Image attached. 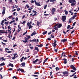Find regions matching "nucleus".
Returning <instances> with one entry per match:
<instances>
[{
	"label": "nucleus",
	"instance_id": "f257e3e1",
	"mask_svg": "<svg viewBox=\"0 0 79 79\" xmlns=\"http://www.w3.org/2000/svg\"><path fill=\"white\" fill-rule=\"evenodd\" d=\"M30 38H31V36L30 35H26V37H25V39L24 41L23 40L22 41L23 42L25 43V44H26V43H27V42H28L27 40L29 39Z\"/></svg>",
	"mask_w": 79,
	"mask_h": 79
},
{
	"label": "nucleus",
	"instance_id": "f03ea898",
	"mask_svg": "<svg viewBox=\"0 0 79 79\" xmlns=\"http://www.w3.org/2000/svg\"><path fill=\"white\" fill-rule=\"evenodd\" d=\"M4 23V20H2L1 22V25L2 26V28L3 29H5V28L3 27V26H4V24L3 23Z\"/></svg>",
	"mask_w": 79,
	"mask_h": 79
},
{
	"label": "nucleus",
	"instance_id": "7ed1b4c3",
	"mask_svg": "<svg viewBox=\"0 0 79 79\" xmlns=\"http://www.w3.org/2000/svg\"><path fill=\"white\" fill-rule=\"evenodd\" d=\"M17 71H20L22 73H25V72H24V70L23 69H20L19 68V69H17Z\"/></svg>",
	"mask_w": 79,
	"mask_h": 79
},
{
	"label": "nucleus",
	"instance_id": "20e7f679",
	"mask_svg": "<svg viewBox=\"0 0 79 79\" xmlns=\"http://www.w3.org/2000/svg\"><path fill=\"white\" fill-rule=\"evenodd\" d=\"M3 9L2 12V13L3 16L4 15H5V10H6V8H5V7H3Z\"/></svg>",
	"mask_w": 79,
	"mask_h": 79
},
{
	"label": "nucleus",
	"instance_id": "39448f33",
	"mask_svg": "<svg viewBox=\"0 0 79 79\" xmlns=\"http://www.w3.org/2000/svg\"><path fill=\"white\" fill-rule=\"evenodd\" d=\"M70 67L72 68L73 70L74 71H76V68L74 67V66L73 65H71L70 66Z\"/></svg>",
	"mask_w": 79,
	"mask_h": 79
},
{
	"label": "nucleus",
	"instance_id": "423d86ee",
	"mask_svg": "<svg viewBox=\"0 0 79 79\" xmlns=\"http://www.w3.org/2000/svg\"><path fill=\"white\" fill-rule=\"evenodd\" d=\"M36 40V39H33L32 40H29V41L30 42H39V39H37V40Z\"/></svg>",
	"mask_w": 79,
	"mask_h": 79
},
{
	"label": "nucleus",
	"instance_id": "0eeeda50",
	"mask_svg": "<svg viewBox=\"0 0 79 79\" xmlns=\"http://www.w3.org/2000/svg\"><path fill=\"white\" fill-rule=\"evenodd\" d=\"M66 16L65 15V16H62V21L63 22H64L65 21H66Z\"/></svg>",
	"mask_w": 79,
	"mask_h": 79
},
{
	"label": "nucleus",
	"instance_id": "6e6552de",
	"mask_svg": "<svg viewBox=\"0 0 79 79\" xmlns=\"http://www.w3.org/2000/svg\"><path fill=\"white\" fill-rule=\"evenodd\" d=\"M16 55L17 56H16ZM16 58H18V55H17V53H15L14 54V57H12V60H15Z\"/></svg>",
	"mask_w": 79,
	"mask_h": 79
},
{
	"label": "nucleus",
	"instance_id": "1a4fd4ad",
	"mask_svg": "<svg viewBox=\"0 0 79 79\" xmlns=\"http://www.w3.org/2000/svg\"><path fill=\"white\" fill-rule=\"evenodd\" d=\"M27 26L29 27V29H31V28H32V27H33V26H31V25H29V22H28L27 23Z\"/></svg>",
	"mask_w": 79,
	"mask_h": 79
},
{
	"label": "nucleus",
	"instance_id": "9d476101",
	"mask_svg": "<svg viewBox=\"0 0 79 79\" xmlns=\"http://www.w3.org/2000/svg\"><path fill=\"white\" fill-rule=\"evenodd\" d=\"M75 44V42H73L72 43H69V45L70 46H72V47H74V44Z\"/></svg>",
	"mask_w": 79,
	"mask_h": 79
},
{
	"label": "nucleus",
	"instance_id": "9b49d317",
	"mask_svg": "<svg viewBox=\"0 0 79 79\" xmlns=\"http://www.w3.org/2000/svg\"><path fill=\"white\" fill-rule=\"evenodd\" d=\"M55 8H53L51 10V12H52V15H53V14H54V13L55 12Z\"/></svg>",
	"mask_w": 79,
	"mask_h": 79
},
{
	"label": "nucleus",
	"instance_id": "f8f14e48",
	"mask_svg": "<svg viewBox=\"0 0 79 79\" xmlns=\"http://www.w3.org/2000/svg\"><path fill=\"white\" fill-rule=\"evenodd\" d=\"M69 3H76V0H69Z\"/></svg>",
	"mask_w": 79,
	"mask_h": 79
},
{
	"label": "nucleus",
	"instance_id": "ddd939ff",
	"mask_svg": "<svg viewBox=\"0 0 79 79\" xmlns=\"http://www.w3.org/2000/svg\"><path fill=\"white\" fill-rule=\"evenodd\" d=\"M7 50H9V49L7 48H6L5 49V51H6V52L8 53H10L11 52V51H8Z\"/></svg>",
	"mask_w": 79,
	"mask_h": 79
},
{
	"label": "nucleus",
	"instance_id": "4468645a",
	"mask_svg": "<svg viewBox=\"0 0 79 79\" xmlns=\"http://www.w3.org/2000/svg\"><path fill=\"white\" fill-rule=\"evenodd\" d=\"M5 33H6V32H5V31L0 30V34H4Z\"/></svg>",
	"mask_w": 79,
	"mask_h": 79
},
{
	"label": "nucleus",
	"instance_id": "2eb2a0df",
	"mask_svg": "<svg viewBox=\"0 0 79 79\" xmlns=\"http://www.w3.org/2000/svg\"><path fill=\"white\" fill-rule=\"evenodd\" d=\"M38 61H39V63H38V64H40V63H41L42 62V59H41L40 60L38 59Z\"/></svg>",
	"mask_w": 79,
	"mask_h": 79
},
{
	"label": "nucleus",
	"instance_id": "dca6fc26",
	"mask_svg": "<svg viewBox=\"0 0 79 79\" xmlns=\"http://www.w3.org/2000/svg\"><path fill=\"white\" fill-rule=\"evenodd\" d=\"M37 34V32L35 31H34V32H33L31 35V36H33L34 35H35Z\"/></svg>",
	"mask_w": 79,
	"mask_h": 79
},
{
	"label": "nucleus",
	"instance_id": "f3484780",
	"mask_svg": "<svg viewBox=\"0 0 79 79\" xmlns=\"http://www.w3.org/2000/svg\"><path fill=\"white\" fill-rule=\"evenodd\" d=\"M62 60H64V64H66L67 63V59H62Z\"/></svg>",
	"mask_w": 79,
	"mask_h": 79
},
{
	"label": "nucleus",
	"instance_id": "a211bd4d",
	"mask_svg": "<svg viewBox=\"0 0 79 79\" xmlns=\"http://www.w3.org/2000/svg\"><path fill=\"white\" fill-rule=\"evenodd\" d=\"M62 73L63 74H64V75H66V74H68L69 73V72L67 71H65V72H63Z\"/></svg>",
	"mask_w": 79,
	"mask_h": 79
},
{
	"label": "nucleus",
	"instance_id": "6ab92c4d",
	"mask_svg": "<svg viewBox=\"0 0 79 79\" xmlns=\"http://www.w3.org/2000/svg\"><path fill=\"white\" fill-rule=\"evenodd\" d=\"M62 56H66V53L65 52H63L62 53L61 57H62Z\"/></svg>",
	"mask_w": 79,
	"mask_h": 79
},
{
	"label": "nucleus",
	"instance_id": "aec40b11",
	"mask_svg": "<svg viewBox=\"0 0 79 79\" xmlns=\"http://www.w3.org/2000/svg\"><path fill=\"white\" fill-rule=\"evenodd\" d=\"M35 5H37V6H41L40 4L39 3L37 2V1H35Z\"/></svg>",
	"mask_w": 79,
	"mask_h": 79
},
{
	"label": "nucleus",
	"instance_id": "412c9836",
	"mask_svg": "<svg viewBox=\"0 0 79 79\" xmlns=\"http://www.w3.org/2000/svg\"><path fill=\"white\" fill-rule=\"evenodd\" d=\"M62 73V72H59L56 73V75H57V76H61V74L60 73Z\"/></svg>",
	"mask_w": 79,
	"mask_h": 79
},
{
	"label": "nucleus",
	"instance_id": "4be33fe9",
	"mask_svg": "<svg viewBox=\"0 0 79 79\" xmlns=\"http://www.w3.org/2000/svg\"><path fill=\"white\" fill-rule=\"evenodd\" d=\"M9 66H11V67H12V68H13V67H14V65H13V64L11 63L9 64Z\"/></svg>",
	"mask_w": 79,
	"mask_h": 79
},
{
	"label": "nucleus",
	"instance_id": "5701e85b",
	"mask_svg": "<svg viewBox=\"0 0 79 79\" xmlns=\"http://www.w3.org/2000/svg\"><path fill=\"white\" fill-rule=\"evenodd\" d=\"M25 64H26V63L25 62H23L21 63V65H22L23 67H24L25 66Z\"/></svg>",
	"mask_w": 79,
	"mask_h": 79
},
{
	"label": "nucleus",
	"instance_id": "b1692460",
	"mask_svg": "<svg viewBox=\"0 0 79 79\" xmlns=\"http://www.w3.org/2000/svg\"><path fill=\"white\" fill-rule=\"evenodd\" d=\"M52 46H53V47H54L55 48L56 47V46L57 45V44L56 43L54 44L53 43H52Z\"/></svg>",
	"mask_w": 79,
	"mask_h": 79
},
{
	"label": "nucleus",
	"instance_id": "393cba45",
	"mask_svg": "<svg viewBox=\"0 0 79 79\" xmlns=\"http://www.w3.org/2000/svg\"><path fill=\"white\" fill-rule=\"evenodd\" d=\"M67 41V40L66 39H64V40H61V42H66Z\"/></svg>",
	"mask_w": 79,
	"mask_h": 79
},
{
	"label": "nucleus",
	"instance_id": "a878e982",
	"mask_svg": "<svg viewBox=\"0 0 79 79\" xmlns=\"http://www.w3.org/2000/svg\"><path fill=\"white\" fill-rule=\"evenodd\" d=\"M62 26V24H60L57 26V27L58 28H60Z\"/></svg>",
	"mask_w": 79,
	"mask_h": 79
},
{
	"label": "nucleus",
	"instance_id": "bb28decb",
	"mask_svg": "<svg viewBox=\"0 0 79 79\" xmlns=\"http://www.w3.org/2000/svg\"><path fill=\"white\" fill-rule=\"evenodd\" d=\"M77 16V15H73V17H72V19H75V18H76V17Z\"/></svg>",
	"mask_w": 79,
	"mask_h": 79
},
{
	"label": "nucleus",
	"instance_id": "cd10ccee",
	"mask_svg": "<svg viewBox=\"0 0 79 79\" xmlns=\"http://www.w3.org/2000/svg\"><path fill=\"white\" fill-rule=\"evenodd\" d=\"M5 63L3 62L1 64H0V66H5Z\"/></svg>",
	"mask_w": 79,
	"mask_h": 79
},
{
	"label": "nucleus",
	"instance_id": "c85d7f7f",
	"mask_svg": "<svg viewBox=\"0 0 79 79\" xmlns=\"http://www.w3.org/2000/svg\"><path fill=\"white\" fill-rule=\"evenodd\" d=\"M38 60H39V59H37L35 60L33 62V63H36V62H37V61H38Z\"/></svg>",
	"mask_w": 79,
	"mask_h": 79
},
{
	"label": "nucleus",
	"instance_id": "c756f323",
	"mask_svg": "<svg viewBox=\"0 0 79 79\" xmlns=\"http://www.w3.org/2000/svg\"><path fill=\"white\" fill-rule=\"evenodd\" d=\"M7 31L9 34V35H10L11 34V31H10V30H8Z\"/></svg>",
	"mask_w": 79,
	"mask_h": 79
},
{
	"label": "nucleus",
	"instance_id": "7c9ffc66",
	"mask_svg": "<svg viewBox=\"0 0 79 79\" xmlns=\"http://www.w3.org/2000/svg\"><path fill=\"white\" fill-rule=\"evenodd\" d=\"M64 11L65 15H68V12L67 11H66L65 10H64Z\"/></svg>",
	"mask_w": 79,
	"mask_h": 79
},
{
	"label": "nucleus",
	"instance_id": "2f4dec72",
	"mask_svg": "<svg viewBox=\"0 0 79 79\" xmlns=\"http://www.w3.org/2000/svg\"><path fill=\"white\" fill-rule=\"evenodd\" d=\"M35 50H37L38 52H39V50L38 47H35Z\"/></svg>",
	"mask_w": 79,
	"mask_h": 79
},
{
	"label": "nucleus",
	"instance_id": "473e14b6",
	"mask_svg": "<svg viewBox=\"0 0 79 79\" xmlns=\"http://www.w3.org/2000/svg\"><path fill=\"white\" fill-rule=\"evenodd\" d=\"M47 33V31H46L45 32H43V35H45V34H46Z\"/></svg>",
	"mask_w": 79,
	"mask_h": 79
},
{
	"label": "nucleus",
	"instance_id": "72a5a7b5",
	"mask_svg": "<svg viewBox=\"0 0 79 79\" xmlns=\"http://www.w3.org/2000/svg\"><path fill=\"white\" fill-rule=\"evenodd\" d=\"M9 23V21H7V22H5L4 24H8Z\"/></svg>",
	"mask_w": 79,
	"mask_h": 79
},
{
	"label": "nucleus",
	"instance_id": "f704fd0d",
	"mask_svg": "<svg viewBox=\"0 0 79 79\" xmlns=\"http://www.w3.org/2000/svg\"><path fill=\"white\" fill-rule=\"evenodd\" d=\"M56 71H58V70H60V68L58 67H57L56 68Z\"/></svg>",
	"mask_w": 79,
	"mask_h": 79
},
{
	"label": "nucleus",
	"instance_id": "c9c22d12",
	"mask_svg": "<svg viewBox=\"0 0 79 79\" xmlns=\"http://www.w3.org/2000/svg\"><path fill=\"white\" fill-rule=\"evenodd\" d=\"M43 47V44H41L38 46V47Z\"/></svg>",
	"mask_w": 79,
	"mask_h": 79
},
{
	"label": "nucleus",
	"instance_id": "e433bc0d",
	"mask_svg": "<svg viewBox=\"0 0 79 79\" xmlns=\"http://www.w3.org/2000/svg\"><path fill=\"white\" fill-rule=\"evenodd\" d=\"M76 5V3H72L71 4V6H74Z\"/></svg>",
	"mask_w": 79,
	"mask_h": 79
},
{
	"label": "nucleus",
	"instance_id": "4c0bfd02",
	"mask_svg": "<svg viewBox=\"0 0 79 79\" xmlns=\"http://www.w3.org/2000/svg\"><path fill=\"white\" fill-rule=\"evenodd\" d=\"M71 28V26L70 25H68L67 26V29H68L69 28Z\"/></svg>",
	"mask_w": 79,
	"mask_h": 79
},
{
	"label": "nucleus",
	"instance_id": "58836bf2",
	"mask_svg": "<svg viewBox=\"0 0 79 79\" xmlns=\"http://www.w3.org/2000/svg\"><path fill=\"white\" fill-rule=\"evenodd\" d=\"M40 24V22H39V21H37V25L38 26H39V24Z\"/></svg>",
	"mask_w": 79,
	"mask_h": 79
},
{
	"label": "nucleus",
	"instance_id": "ea45409f",
	"mask_svg": "<svg viewBox=\"0 0 79 79\" xmlns=\"http://www.w3.org/2000/svg\"><path fill=\"white\" fill-rule=\"evenodd\" d=\"M34 74H39V73L37 72H35L34 73Z\"/></svg>",
	"mask_w": 79,
	"mask_h": 79
},
{
	"label": "nucleus",
	"instance_id": "a19ab883",
	"mask_svg": "<svg viewBox=\"0 0 79 79\" xmlns=\"http://www.w3.org/2000/svg\"><path fill=\"white\" fill-rule=\"evenodd\" d=\"M17 11H20V10H21V8H18L17 9Z\"/></svg>",
	"mask_w": 79,
	"mask_h": 79
},
{
	"label": "nucleus",
	"instance_id": "79ce46f5",
	"mask_svg": "<svg viewBox=\"0 0 79 79\" xmlns=\"http://www.w3.org/2000/svg\"><path fill=\"white\" fill-rule=\"evenodd\" d=\"M56 0H50V2H55Z\"/></svg>",
	"mask_w": 79,
	"mask_h": 79
},
{
	"label": "nucleus",
	"instance_id": "37998d69",
	"mask_svg": "<svg viewBox=\"0 0 79 79\" xmlns=\"http://www.w3.org/2000/svg\"><path fill=\"white\" fill-rule=\"evenodd\" d=\"M75 71H76L75 70H70V72H71V73H74L75 72Z\"/></svg>",
	"mask_w": 79,
	"mask_h": 79
},
{
	"label": "nucleus",
	"instance_id": "c03bdc74",
	"mask_svg": "<svg viewBox=\"0 0 79 79\" xmlns=\"http://www.w3.org/2000/svg\"><path fill=\"white\" fill-rule=\"evenodd\" d=\"M76 24V22H75L74 23H73V26H75V24Z\"/></svg>",
	"mask_w": 79,
	"mask_h": 79
},
{
	"label": "nucleus",
	"instance_id": "a18cd8bd",
	"mask_svg": "<svg viewBox=\"0 0 79 79\" xmlns=\"http://www.w3.org/2000/svg\"><path fill=\"white\" fill-rule=\"evenodd\" d=\"M27 31H26V32H24L23 35H26V34H27Z\"/></svg>",
	"mask_w": 79,
	"mask_h": 79
},
{
	"label": "nucleus",
	"instance_id": "49530a36",
	"mask_svg": "<svg viewBox=\"0 0 79 79\" xmlns=\"http://www.w3.org/2000/svg\"><path fill=\"white\" fill-rule=\"evenodd\" d=\"M8 30H9V29H11V27H10V25H9L8 27Z\"/></svg>",
	"mask_w": 79,
	"mask_h": 79
},
{
	"label": "nucleus",
	"instance_id": "de8ad7c7",
	"mask_svg": "<svg viewBox=\"0 0 79 79\" xmlns=\"http://www.w3.org/2000/svg\"><path fill=\"white\" fill-rule=\"evenodd\" d=\"M26 6L27 7V8H29V6L28 4L26 5Z\"/></svg>",
	"mask_w": 79,
	"mask_h": 79
},
{
	"label": "nucleus",
	"instance_id": "09e8293b",
	"mask_svg": "<svg viewBox=\"0 0 79 79\" xmlns=\"http://www.w3.org/2000/svg\"><path fill=\"white\" fill-rule=\"evenodd\" d=\"M54 29L55 30H56V31H58V28H57V27H55Z\"/></svg>",
	"mask_w": 79,
	"mask_h": 79
},
{
	"label": "nucleus",
	"instance_id": "8fccbe9b",
	"mask_svg": "<svg viewBox=\"0 0 79 79\" xmlns=\"http://www.w3.org/2000/svg\"><path fill=\"white\" fill-rule=\"evenodd\" d=\"M19 25L18 26V27L19 28V29L20 30H21V27H19Z\"/></svg>",
	"mask_w": 79,
	"mask_h": 79
},
{
	"label": "nucleus",
	"instance_id": "3c124183",
	"mask_svg": "<svg viewBox=\"0 0 79 79\" xmlns=\"http://www.w3.org/2000/svg\"><path fill=\"white\" fill-rule=\"evenodd\" d=\"M13 70V68H10L8 69V71H12Z\"/></svg>",
	"mask_w": 79,
	"mask_h": 79
},
{
	"label": "nucleus",
	"instance_id": "603ef678",
	"mask_svg": "<svg viewBox=\"0 0 79 79\" xmlns=\"http://www.w3.org/2000/svg\"><path fill=\"white\" fill-rule=\"evenodd\" d=\"M47 6V5H45L44 6V10H45V9H46Z\"/></svg>",
	"mask_w": 79,
	"mask_h": 79
},
{
	"label": "nucleus",
	"instance_id": "864d4df0",
	"mask_svg": "<svg viewBox=\"0 0 79 79\" xmlns=\"http://www.w3.org/2000/svg\"><path fill=\"white\" fill-rule=\"evenodd\" d=\"M32 76H34V77H38L39 76L37 75H32Z\"/></svg>",
	"mask_w": 79,
	"mask_h": 79
},
{
	"label": "nucleus",
	"instance_id": "5fc2aeb1",
	"mask_svg": "<svg viewBox=\"0 0 79 79\" xmlns=\"http://www.w3.org/2000/svg\"><path fill=\"white\" fill-rule=\"evenodd\" d=\"M59 25V23H57L55 25V26H54V27H56V26H58Z\"/></svg>",
	"mask_w": 79,
	"mask_h": 79
},
{
	"label": "nucleus",
	"instance_id": "6e6d98bb",
	"mask_svg": "<svg viewBox=\"0 0 79 79\" xmlns=\"http://www.w3.org/2000/svg\"><path fill=\"white\" fill-rule=\"evenodd\" d=\"M59 25V23H57L55 25V26H54V27H56V26H58Z\"/></svg>",
	"mask_w": 79,
	"mask_h": 79
},
{
	"label": "nucleus",
	"instance_id": "4d7b16f0",
	"mask_svg": "<svg viewBox=\"0 0 79 79\" xmlns=\"http://www.w3.org/2000/svg\"><path fill=\"white\" fill-rule=\"evenodd\" d=\"M54 42L53 43L54 44H56V40H54Z\"/></svg>",
	"mask_w": 79,
	"mask_h": 79
},
{
	"label": "nucleus",
	"instance_id": "13d9d810",
	"mask_svg": "<svg viewBox=\"0 0 79 79\" xmlns=\"http://www.w3.org/2000/svg\"><path fill=\"white\" fill-rule=\"evenodd\" d=\"M54 50L56 52H58V49H55V48H54Z\"/></svg>",
	"mask_w": 79,
	"mask_h": 79
},
{
	"label": "nucleus",
	"instance_id": "bf43d9fd",
	"mask_svg": "<svg viewBox=\"0 0 79 79\" xmlns=\"http://www.w3.org/2000/svg\"><path fill=\"white\" fill-rule=\"evenodd\" d=\"M24 57L23 56L21 58V59H20V60H23V59H24Z\"/></svg>",
	"mask_w": 79,
	"mask_h": 79
},
{
	"label": "nucleus",
	"instance_id": "052dcab7",
	"mask_svg": "<svg viewBox=\"0 0 79 79\" xmlns=\"http://www.w3.org/2000/svg\"><path fill=\"white\" fill-rule=\"evenodd\" d=\"M33 9V7H31V8H29L28 10H32Z\"/></svg>",
	"mask_w": 79,
	"mask_h": 79
},
{
	"label": "nucleus",
	"instance_id": "680f3d73",
	"mask_svg": "<svg viewBox=\"0 0 79 79\" xmlns=\"http://www.w3.org/2000/svg\"><path fill=\"white\" fill-rule=\"evenodd\" d=\"M14 78H15V79H18V78H16V77L15 76H14L12 78L14 79Z\"/></svg>",
	"mask_w": 79,
	"mask_h": 79
},
{
	"label": "nucleus",
	"instance_id": "e2e57ef3",
	"mask_svg": "<svg viewBox=\"0 0 79 79\" xmlns=\"http://www.w3.org/2000/svg\"><path fill=\"white\" fill-rule=\"evenodd\" d=\"M25 23H26V20L23 21L22 24H25Z\"/></svg>",
	"mask_w": 79,
	"mask_h": 79
},
{
	"label": "nucleus",
	"instance_id": "0e129e2a",
	"mask_svg": "<svg viewBox=\"0 0 79 79\" xmlns=\"http://www.w3.org/2000/svg\"><path fill=\"white\" fill-rule=\"evenodd\" d=\"M61 35L60 34H59L58 35V37H61Z\"/></svg>",
	"mask_w": 79,
	"mask_h": 79
},
{
	"label": "nucleus",
	"instance_id": "69168bd1",
	"mask_svg": "<svg viewBox=\"0 0 79 79\" xmlns=\"http://www.w3.org/2000/svg\"><path fill=\"white\" fill-rule=\"evenodd\" d=\"M51 37H52V38H54V35H52V34H51Z\"/></svg>",
	"mask_w": 79,
	"mask_h": 79
},
{
	"label": "nucleus",
	"instance_id": "338daca9",
	"mask_svg": "<svg viewBox=\"0 0 79 79\" xmlns=\"http://www.w3.org/2000/svg\"><path fill=\"white\" fill-rule=\"evenodd\" d=\"M16 46H17V44H14L13 46V47H16Z\"/></svg>",
	"mask_w": 79,
	"mask_h": 79
},
{
	"label": "nucleus",
	"instance_id": "774afa93",
	"mask_svg": "<svg viewBox=\"0 0 79 79\" xmlns=\"http://www.w3.org/2000/svg\"><path fill=\"white\" fill-rule=\"evenodd\" d=\"M48 40H51V39L50 38H48Z\"/></svg>",
	"mask_w": 79,
	"mask_h": 79
}]
</instances>
